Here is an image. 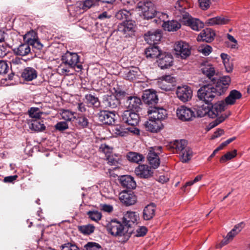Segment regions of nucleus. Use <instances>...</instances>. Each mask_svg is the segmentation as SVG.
Masks as SVG:
<instances>
[{"mask_svg":"<svg viewBox=\"0 0 250 250\" xmlns=\"http://www.w3.org/2000/svg\"><path fill=\"white\" fill-rule=\"evenodd\" d=\"M181 24L176 21H167L162 24V26L165 30L168 31H177L181 27Z\"/></svg>","mask_w":250,"mask_h":250,"instance_id":"e433bc0d","label":"nucleus"},{"mask_svg":"<svg viewBox=\"0 0 250 250\" xmlns=\"http://www.w3.org/2000/svg\"><path fill=\"white\" fill-rule=\"evenodd\" d=\"M62 63L68 65L70 68H76V71L79 72L82 69V65L78 64L80 57L76 53L66 52L62 58Z\"/></svg>","mask_w":250,"mask_h":250,"instance_id":"f03ea898","label":"nucleus"},{"mask_svg":"<svg viewBox=\"0 0 250 250\" xmlns=\"http://www.w3.org/2000/svg\"><path fill=\"white\" fill-rule=\"evenodd\" d=\"M176 79L170 75L162 76L158 81L159 87L165 91H170L175 85Z\"/></svg>","mask_w":250,"mask_h":250,"instance_id":"6e6552de","label":"nucleus"},{"mask_svg":"<svg viewBox=\"0 0 250 250\" xmlns=\"http://www.w3.org/2000/svg\"><path fill=\"white\" fill-rule=\"evenodd\" d=\"M156 206L154 204L151 203L145 207L143 210V217L145 220L152 219L155 215Z\"/></svg>","mask_w":250,"mask_h":250,"instance_id":"473e14b6","label":"nucleus"},{"mask_svg":"<svg viewBox=\"0 0 250 250\" xmlns=\"http://www.w3.org/2000/svg\"><path fill=\"white\" fill-rule=\"evenodd\" d=\"M121 119L124 123L134 127L138 124L140 118L135 112L127 110L122 113Z\"/></svg>","mask_w":250,"mask_h":250,"instance_id":"423d86ee","label":"nucleus"},{"mask_svg":"<svg viewBox=\"0 0 250 250\" xmlns=\"http://www.w3.org/2000/svg\"><path fill=\"white\" fill-rule=\"evenodd\" d=\"M15 54L21 56H25L29 54L31 52V48L29 43L25 42L21 43L18 47L13 49Z\"/></svg>","mask_w":250,"mask_h":250,"instance_id":"72a5a7b5","label":"nucleus"},{"mask_svg":"<svg viewBox=\"0 0 250 250\" xmlns=\"http://www.w3.org/2000/svg\"><path fill=\"white\" fill-rule=\"evenodd\" d=\"M108 232L112 235L121 236L125 235L128 230L125 226L117 220H112L108 223L106 226Z\"/></svg>","mask_w":250,"mask_h":250,"instance_id":"7ed1b4c3","label":"nucleus"},{"mask_svg":"<svg viewBox=\"0 0 250 250\" xmlns=\"http://www.w3.org/2000/svg\"><path fill=\"white\" fill-rule=\"evenodd\" d=\"M76 119L78 125L80 127L85 128L88 126V119L84 116H79Z\"/></svg>","mask_w":250,"mask_h":250,"instance_id":"603ef678","label":"nucleus"},{"mask_svg":"<svg viewBox=\"0 0 250 250\" xmlns=\"http://www.w3.org/2000/svg\"><path fill=\"white\" fill-rule=\"evenodd\" d=\"M245 226V223L243 222H242L237 225H236L234 228L231 229L232 232H235L236 234H238L242 229L244 228Z\"/></svg>","mask_w":250,"mask_h":250,"instance_id":"e2e57ef3","label":"nucleus"},{"mask_svg":"<svg viewBox=\"0 0 250 250\" xmlns=\"http://www.w3.org/2000/svg\"><path fill=\"white\" fill-rule=\"evenodd\" d=\"M62 250H78V248L74 245L70 243L65 244L62 246Z\"/></svg>","mask_w":250,"mask_h":250,"instance_id":"774afa93","label":"nucleus"},{"mask_svg":"<svg viewBox=\"0 0 250 250\" xmlns=\"http://www.w3.org/2000/svg\"><path fill=\"white\" fill-rule=\"evenodd\" d=\"M147 231V229L145 227H141L136 230V236L138 237H142L145 235Z\"/></svg>","mask_w":250,"mask_h":250,"instance_id":"338daca9","label":"nucleus"},{"mask_svg":"<svg viewBox=\"0 0 250 250\" xmlns=\"http://www.w3.org/2000/svg\"><path fill=\"white\" fill-rule=\"evenodd\" d=\"M87 214L89 217L93 221H98L101 219L102 215L100 212L97 211H89L88 212Z\"/></svg>","mask_w":250,"mask_h":250,"instance_id":"6e6d98bb","label":"nucleus"},{"mask_svg":"<svg viewBox=\"0 0 250 250\" xmlns=\"http://www.w3.org/2000/svg\"><path fill=\"white\" fill-rule=\"evenodd\" d=\"M179 154L181 161L183 163H187L190 160L192 151L189 147H187L183 151H182Z\"/></svg>","mask_w":250,"mask_h":250,"instance_id":"79ce46f5","label":"nucleus"},{"mask_svg":"<svg viewBox=\"0 0 250 250\" xmlns=\"http://www.w3.org/2000/svg\"><path fill=\"white\" fill-rule=\"evenodd\" d=\"M131 14L129 11L125 9H121L119 10L115 15V17L119 20H125L126 21L128 20H131Z\"/></svg>","mask_w":250,"mask_h":250,"instance_id":"ea45409f","label":"nucleus"},{"mask_svg":"<svg viewBox=\"0 0 250 250\" xmlns=\"http://www.w3.org/2000/svg\"><path fill=\"white\" fill-rule=\"evenodd\" d=\"M198 51L205 56H208L211 53L212 48L208 45H202L199 47Z\"/></svg>","mask_w":250,"mask_h":250,"instance_id":"4d7b16f0","label":"nucleus"},{"mask_svg":"<svg viewBox=\"0 0 250 250\" xmlns=\"http://www.w3.org/2000/svg\"><path fill=\"white\" fill-rule=\"evenodd\" d=\"M121 202L126 206L135 204L137 202V197L132 191L124 190L119 194Z\"/></svg>","mask_w":250,"mask_h":250,"instance_id":"ddd939ff","label":"nucleus"},{"mask_svg":"<svg viewBox=\"0 0 250 250\" xmlns=\"http://www.w3.org/2000/svg\"><path fill=\"white\" fill-rule=\"evenodd\" d=\"M161 37V31L159 30L148 31L144 36L145 41L149 44L158 43L160 41Z\"/></svg>","mask_w":250,"mask_h":250,"instance_id":"6ab92c4d","label":"nucleus"},{"mask_svg":"<svg viewBox=\"0 0 250 250\" xmlns=\"http://www.w3.org/2000/svg\"><path fill=\"white\" fill-rule=\"evenodd\" d=\"M86 102L90 105H92L94 107H99L100 105V102L99 99L94 95L89 94L85 96Z\"/></svg>","mask_w":250,"mask_h":250,"instance_id":"37998d69","label":"nucleus"},{"mask_svg":"<svg viewBox=\"0 0 250 250\" xmlns=\"http://www.w3.org/2000/svg\"><path fill=\"white\" fill-rule=\"evenodd\" d=\"M230 114V112L227 114L226 113L222 114L219 116L215 120L210 123L209 125L211 128L214 127L219 124L223 122L226 118H227Z\"/></svg>","mask_w":250,"mask_h":250,"instance_id":"09e8293b","label":"nucleus"},{"mask_svg":"<svg viewBox=\"0 0 250 250\" xmlns=\"http://www.w3.org/2000/svg\"><path fill=\"white\" fill-rule=\"evenodd\" d=\"M188 6V3L183 0H177L175 3V14L181 20L185 16H188V13L185 11Z\"/></svg>","mask_w":250,"mask_h":250,"instance_id":"aec40b11","label":"nucleus"},{"mask_svg":"<svg viewBox=\"0 0 250 250\" xmlns=\"http://www.w3.org/2000/svg\"><path fill=\"white\" fill-rule=\"evenodd\" d=\"M144 102L148 104H153L157 103L158 98L156 93L150 90H146L142 96Z\"/></svg>","mask_w":250,"mask_h":250,"instance_id":"c85d7f7f","label":"nucleus"},{"mask_svg":"<svg viewBox=\"0 0 250 250\" xmlns=\"http://www.w3.org/2000/svg\"><path fill=\"white\" fill-rule=\"evenodd\" d=\"M199 6L203 10L208 9L211 3L210 0H198Z\"/></svg>","mask_w":250,"mask_h":250,"instance_id":"052dcab7","label":"nucleus"},{"mask_svg":"<svg viewBox=\"0 0 250 250\" xmlns=\"http://www.w3.org/2000/svg\"><path fill=\"white\" fill-rule=\"evenodd\" d=\"M229 21V19L228 18L221 16L208 19L206 21V23L208 26H214L216 25L226 24Z\"/></svg>","mask_w":250,"mask_h":250,"instance_id":"c756f323","label":"nucleus"},{"mask_svg":"<svg viewBox=\"0 0 250 250\" xmlns=\"http://www.w3.org/2000/svg\"><path fill=\"white\" fill-rule=\"evenodd\" d=\"M187 146V142L185 140H175L170 142L167 146V149L173 151V152L179 154Z\"/></svg>","mask_w":250,"mask_h":250,"instance_id":"4be33fe9","label":"nucleus"},{"mask_svg":"<svg viewBox=\"0 0 250 250\" xmlns=\"http://www.w3.org/2000/svg\"><path fill=\"white\" fill-rule=\"evenodd\" d=\"M21 76L25 80L30 81L36 78L37 72L33 68L27 67L23 70Z\"/></svg>","mask_w":250,"mask_h":250,"instance_id":"c9c22d12","label":"nucleus"},{"mask_svg":"<svg viewBox=\"0 0 250 250\" xmlns=\"http://www.w3.org/2000/svg\"><path fill=\"white\" fill-rule=\"evenodd\" d=\"M141 104L142 101L139 98L135 96L129 97L125 103V106L129 110H136L137 111Z\"/></svg>","mask_w":250,"mask_h":250,"instance_id":"cd10ccee","label":"nucleus"},{"mask_svg":"<svg viewBox=\"0 0 250 250\" xmlns=\"http://www.w3.org/2000/svg\"><path fill=\"white\" fill-rule=\"evenodd\" d=\"M134 21L132 20H128L124 21L118 25L117 31L121 34L127 37L134 31Z\"/></svg>","mask_w":250,"mask_h":250,"instance_id":"f8f14e48","label":"nucleus"},{"mask_svg":"<svg viewBox=\"0 0 250 250\" xmlns=\"http://www.w3.org/2000/svg\"><path fill=\"white\" fill-rule=\"evenodd\" d=\"M230 78L228 76L222 77L217 80L214 88L219 97L225 93L230 84Z\"/></svg>","mask_w":250,"mask_h":250,"instance_id":"1a4fd4ad","label":"nucleus"},{"mask_svg":"<svg viewBox=\"0 0 250 250\" xmlns=\"http://www.w3.org/2000/svg\"><path fill=\"white\" fill-rule=\"evenodd\" d=\"M181 20L185 25L190 26L194 30L199 31L203 27V23L199 20L191 18L189 14Z\"/></svg>","mask_w":250,"mask_h":250,"instance_id":"393cba45","label":"nucleus"},{"mask_svg":"<svg viewBox=\"0 0 250 250\" xmlns=\"http://www.w3.org/2000/svg\"><path fill=\"white\" fill-rule=\"evenodd\" d=\"M137 68H135L133 70H131L128 72L126 75V78L129 81H133L136 79L138 75V71Z\"/></svg>","mask_w":250,"mask_h":250,"instance_id":"13d9d810","label":"nucleus"},{"mask_svg":"<svg viewBox=\"0 0 250 250\" xmlns=\"http://www.w3.org/2000/svg\"><path fill=\"white\" fill-rule=\"evenodd\" d=\"M67 124L65 122H60L57 123L55 125V128L59 131H63L68 128Z\"/></svg>","mask_w":250,"mask_h":250,"instance_id":"0e129e2a","label":"nucleus"},{"mask_svg":"<svg viewBox=\"0 0 250 250\" xmlns=\"http://www.w3.org/2000/svg\"><path fill=\"white\" fill-rule=\"evenodd\" d=\"M94 229V226L90 224L78 227V229L81 232L87 235L93 233Z\"/></svg>","mask_w":250,"mask_h":250,"instance_id":"49530a36","label":"nucleus"},{"mask_svg":"<svg viewBox=\"0 0 250 250\" xmlns=\"http://www.w3.org/2000/svg\"><path fill=\"white\" fill-rule=\"evenodd\" d=\"M158 58L157 62L161 69H167L172 66L173 59L171 55L161 53Z\"/></svg>","mask_w":250,"mask_h":250,"instance_id":"b1692460","label":"nucleus"},{"mask_svg":"<svg viewBox=\"0 0 250 250\" xmlns=\"http://www.w3.org/2000/svg\"><path fill=\"white\" fill-rule=\"evenodd\" d=\"M236 155L237 150L236 149H234L232 151L228 152L226 154L221 157L220 159V162L221 163H225L228 161L236 157Z\"/></svg>","mask_w":250,"mask_h":250,"instance_id":"de8ad7c7","label":"nucleus"},{"mask_svg":"<svg viewBox=\"0 0 250 250\" xmlns=\"http://www.w3.org/2000/svg\"><path fill=\"white\" fill-rule=\"evenodd\" d=\"M161 146L151 147L147 155V160L149 164L153 168H157L160 165V159L158 156L161 151Z\"/></svg>","mask_w":250,"mask_h":250,"instance_id":"9d476101","label":"nucleus"},{"mask_svg":"<svg viewBox=\"0 0 250 250\" xmlns=\"http://www.w3.org/2000/svg\"><path fill=\"white\" fill-rule=\"evenodd\" d=\"M237 235L235 232H233L231 231H229L227 235V236L222 240L221 242V247L227 245L228 244L230 241H231L233 238Z\"/></svg>","mask_w":250,"mask_h":250,"instance_id":"5fc2aeb1","label":"nucleus"},{"mask_svg":"<svg viewBox=\"0 0 250 250\" xmlns=\"http://www.w3.org/2000/svg\"><path fill=\"white\" fill-rule=\"evenodd\" d=\"M225 105L226 104L223 101H219L212 105L208 111H205L204 114H207L210 118H215L225 110Z\"/></svg>","mask_w":250,"mask_h":250,"instance_id":"2eb2a0df","label":"nucleus"},{"mask_svg":"<svg viewBox=\"0 0 250 250\" xmlns=\"http://www.w3.org/2000/svg\"><path fill=\"white\" fill-rule=\"evenodd\" d=\"M36 38H37V33L33 30L27 32L23 36L24 41L28 43H30L33 39L34 40Z\"/></svg>","mask_w":250,"mask_h":250,"instance_id":"3c124183","label":"nucleus"},{"mask_svg":"<svg viewBox=\"0 0 250 250\" xmlns=\"http://www.w3.org/2000/svg\"><path fill=\"white\" fill-rule=\"evenodd\" d=\"M147 113L150 119L160 122L165 119L167 116V111L163 108L151 107L148 110Z\"/></svg>","mask_w":250,"mask_h":250,"instance_id":"f3484780","label":"nucleus"},{"mask_svg":"<svg viewBox=\"0 0 250 250\" xmlns=\"http://www.w3.org/2000/svg\"><path fill=\"white\" fill-rule=\"evenodd\" d=\"M29 116L32 118L39 119L41 117L42 112L37 107H32L28 111Z\"/></svg>","mask_w":250,"mask_h":250,"instance_id":"864d4df0","label":"nucleus"},{"mask_svg":"<svg viewBox=\"0 0 250 250\" xmlns=\"http://www.w3.org/2000/svg\"><path fill=\"white\" fill-rule=\"evenodd\" d=\"M135 173L139 178L147 179L151 177L153 172L148 166L141 165L136 167Z\"/></svg>","mask_w":250,"mask_h":250,"instance_id":"5701e85b","label":"nucleus"},{"mask_svg":"<svg viewBox=\"0 0 250 250\" xmlns=\"http://www.w3.org/2000/svg\"><path fill=\"white\" fill-rule=\"evenodd\" d=\"M176 95L178 98L183 102L189 101L192 96V90L188 85L178 86L176 90Z\"/></svg>","mask_w":250,"mask_h":250,"instance_id":"9b49d317","label":"nucleus"},{"mask_svg":"<svg viewBox=\"0 0 250 250\" xmlns=\"http://www.w3.org/2000/svg\"><path fill=\"white\" fill-rule=\"evenodd\" d=\"M83 250H103V249L99 244L89 242L83 246Z\"/></svg>","mask_w":250,"mask_h":250,"instance_id":"8fccbe9b","label":"nucleus"},{"mask_svg":"<svg viewBox=\"0 0 250 250\" xmlns=\"http://www.w3.org/2000/svg\"><path fill=\"white\" fill-rule=\"evenodd\" d=\"M197 95L199 99L208 104L214 99H217L218 95L214 87L208 84L202 86L198 90Z\"/></svg>","mask_w":250,"mask_h":250,"instance_id":"f257e3e1","label":"nucleus"},{"mask_svg":"<svg viewBox=\"0 0 250 250\" xmlns=\"http://www.w3.org/2000/svg\"><path fill=\"white\" fill-rule=\"evenodd\" d=\"M62 118L66 121H74L76 119L75 115L76 114L75 112H72L69 110H62L60 113Z\"/></svg>","mask_w":250,"mask_h":250,"instance_id":"a18cd8bd","label":"nucleus"},{"mask_svg":"<svg viewBox=\"0 0 250 250\" xmlns=\"http://www.w3.org/2000/svg\"><path fill=\"white\" fill-rule=\"evenodd\" d=\"M174 50L176 54L179 56L182 59H186L191 54V48L189 45L183 41L176 42L174 45Z\"/></svg>","mask_w":250,"mask_h":250,"instance_id":"0eeeda50","label":"nucleus"},{"mask_svg":"<svg viewBox=\"0 0 250 250\" xmlns=\"http://www.w3.org/2000/svg\"><path fill=\"white\" fill-rule=\"evenodd\" d=\"M242 94L238 90H231L228 97L225 99V104L228 105H232L235 104L236 101L242 97Z\"/></svg>","mask_w":250,"mask_h":250,"instance_id":"f704fd0d","label":"nucleus"},{"mask_svg":"<svg viewBox=\"0 0 250 250\" xmlns=\"http://www.w3.org/2000/svg\"><path fill=\"white\" fill-rule=\"evenodd\" d=\"M126 157L129 161L136 163H139L144 159L143 155L134 152H128L126 155Z\"/></svg>","mask_w":250,"mask_h":250,"instance_id":"58836bf2","label":"nucleus"},{"mask_svg":"<svg viewBox=\"0 0 250 250\" xmlns=\"http://www.w3.org/2000/svg\"><path fill=\"white\" fill-rule=\"evenodd\" d=\"M108 163L110 165L117 166L118 164V159L115 158L113 155H108L106 158Z\"/></svg>","mask_w":250,"mask_h":250,"instance_id":"69168bd1","label":"nucleus"},{"mask_svg":"<svg viewBox=\"0 0 250 250\" xmlns=\"http://www.w3.org/2000/svg\"><path fill=\"white\" fill-rule=\"evenodd\" d=\"M139 216L133 211H127L124 215L123 220L126 228H132L137 224Z\"/></svg>","mask_w":250,"mask_h":250,"instance_id":"a211bd4d","label":"nucleus"},{"mask_svg":"<svg viewBox=\"0 0 250 250\" xmlns=\"http://www.w3.org/2000/svg\"><path fill=\"white\" fill-rule=\"evenodd\" d=\"M201 70L202 73L206 76L213 83L216 82L215 76L217 75L215 68L210 63L207 62L202 64Z\"/></svg>","mask_w":250,"mask_h":250,"instance_id":"4468645a","label":"nucleus"},{"mask_svg":"<svg viewBox=\"0 0 250 250\" xmlns=\"http://www.w3.org/2000/svg\"><path fill=\"white\" fill-rule=\"evenodd\" d=\"M121 185L128 189H134L136 188V184L133 177L130 175H123L120 178Z\"/></svg>","mask_w":250,"mask_h":250,"instance_id":"7c9ffc66","label":"nucleus"},{"mask_svg":"<svg viewBox=\"0 0 250 250\" xmlns=\"http://www.w3.org/2000/svg\"><path fill=\"white\" fill-rule=\"evenodd\" d=\"M154 18V21L157 24H163V23L166 22V20L168 19V15L165 13L157 12L153 17Z\"/></svg>","mask_w":250,"mask_h":250,"instance_id":"c03bdc74","label":"nucleus"},{"mask_svg":"<svg viewBox=\"0 0 250 250\" xmlns=\"http://www.w3.org/2000/svg\"><path fill=\"white\" fill-rule=\"evenodd\" d=\"M30 128L37 132L42 131L45 129V126L43 124V121L34 120L30 125Z\"/></svg>","mask_w":250,"mask_h":250,"instance_id":"a19ab883","label":"nucleus"},{"mask_svg":"<svg viewBox=\"0 0 250 250\" xmlns=\"http://www.w3.org/2000/svg\"><path fill=\"white\" fill-rule=\"evenodd\" d=\"M146 129L152 132H157L162 129V124L161 122L150 119L145 123Z\"/></svg>","mask_w":250,"mask_h":250,"instance_id":"2f4dec72","label":"nucleus"},{"mask_svg":"<svg viewBox=\"0 0 250 250\" xmlns=\"http://www.w3.org/2000/svg\"><path fill=\"white\" fill-rule=\"evenodd\" d=\"M138 8L143 14L145 18H153L157 11H156L154 4L151 1L140 2Z\"/></svg>","mask_w":250,"mask_h":250,"instance_id":"20e7f679","label":"nucleus"},{"mask_svg":"<svg viewBox=\"0 0 250 250\" xmlns=\"http://www.w3.org/2000/svg\"><path fill=\"white\" fill-rule=\"evenodd\" d=\"M115 114L113 112L101 111L98 115L99 121L104 124L112 125L115 122Z\"/></svg>","mask_w":250,"mask_h":250,"instance_id":"412c9836","label":"nucleus"},{"mask_svg":"<svg viewBox=\"0 0 250 250\" xmlns=\"http://www.w3.org/2000/svg\"><path fill=\"white\" fill-rule=\"evenodd\" d=\"M120 103V100L114 94H106L103 97V104L105 107L115 108Z\"/></svg>","mask_w":250,"mask_h":250,"instance_id":"a878e982","label":"nucleus"},{"mask_svg":"<svg viewBox=\"0 0 250 250\" xmlns=\"http://www.w3.org/2000/svg\"><path fill=\"white\" fill-rule=\"evenodd\" d=\"M176 115L179 120L184 122L191 121L195 117L194 111L185 105H181L177 109Z\"/></svg>","mask_w":250,"mask_h":250,"instance_id":"39448f33","label":"nucleus"},{"mask_svg":"<svg viewBox=\"0 0 250 250\" xmlns=\"http://www.w3.org/2000/svg\"><path fill=\"white\" fill-rule=\"evenodd\" d=\"M215 36V33L212 29L206 28L198 36L197 40L198 42L203 41L210 42L213 41Z\"/></svg>","mask_w":250,"mask_h":250,"instance_id":"bb28decb","label":"nucleus"},{"mask_svg":"<svg viewBox=\"0 0 250 250\" xmlns=\"http://www.w3.org/2000/svg\"><path fill=\"white\" fill-rule=\"evenodd\" d=\"M145 54L147 58H157L161 54L157 46H150L146 49Z\"/></svg>","mask_w":250,"mask_h":250,"instance_id":"4c0bfd02","label":"nucleus"},{"mask_svg":"<svg viewBox=\"0 0 250 250\" xmlns=\"http://www.w3.org/2000/svg\"><path fill=\"white\" fill-rule=\"evenodd\" d=\"M114 133L117 136H125L130 133L139 134L140 130L136 127H130L125 128L122 125H117L113 129Z\"/></svg>","mask_w":250,"mask_h":250,"instance_id":"dca6fc26","label":"nucleus"},{"mask_svg":"<svg viewBox=\"0 0 250 250\" xmlns=\"http://www.w3.org/2000/svg\"><path fill=\"white\" fill-rule=\"evenodd\" d=\"M99 0H86L83 2V9H89L97 4Z\"/></svg>","mask_w":250,"mask_h":250,"instance_id":"bf43d9fd","label":"nucleus"},{"mask_svg":"<svg viewBox=\"0 0 250 250\" xmlns=\"http://www.w3.org/2000/svg\"><path fill=\"white\" fill-rule=\"evenodd\" d=\"M8 69V66L4 61H0V74H6Z\"/></svg>","mask_w":250,"mask_h":250,"instance_id":"680f3d73","label":"nucleus"}]
</instances>
